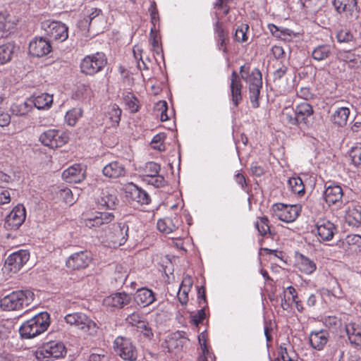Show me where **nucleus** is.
Listing matches in <instances>:
<instances>
[{
    "label": "nucleus",
    "mask_w": 361,
    "mask_h": 361,
    "mask_svg": "<svg viewBox=\"0 0 361 361\" xmlns=\"http://www.w3.org/2000/svg\"><path fill=\"white\" fill-rule=\"evenodd\" d=\"M49 314L42 312L22 324L19 329L23 338H33L44 333L49 326Z\"/></svg>",
    "instance_id": "1"
},
{
    "label": "nucleus",
    "mask_w": 361,
    "mask_h": 361,
    "mask_svg": "<svg viewBox=\"0 0 361 361\" xmlns=\"http://www.w3.org/2000/svg\"><path fill=\"white\" fill-rule=\"evenodd\" d=\"M34 300V293L29 290L13 291L0 300L1 307L6 311L18 310L27 307Z\"/></svg>",
    "instance_id": "2"
},
{
    "label": "nucleus",
    "mask_w": 361,
    "mask_h": 361,
    "mask_svg": "<svg viewBox=\"0 0 361 361\" xmlns=\"http://www.w3.org/2000/svg\"><path fill=\"white\" fill-rule=\"evenodd\" d=\"M66 348L61 341H50L38 347L35 357L39 361H51L63 357Z\"/></svg>",
    "instance_id": "3"
},
{
    "label": "nucleus",
    "mask_w": 361,
    "mask_h": 361,
    "mask_svg": "<svg viewBox=\"0 0 361 361\" xmlns=\"http://www.w3.org/2000/svg\"><path fill=\"white\" fill-rule=\"evenodd\" d=\"M65 322L91 336L97 334L98 326L95 322L82 312L68 314L64 317Z\"/></svg>",
    "instance_id": "4"
},
{
    "label": "nucleus",
    "mask_w": 361,
    "mask_h": 361,
    "mask_svg": "<svg viewBox=\"0 0 361 361\" xmlns=\"http://www.w3.org/2000/svg\"><path fill=\"white\" fill-rule=\"evenodd\" d=\"M106 63L107 59L102 52L87 55L81 61V72L86 75H93L101 71Z\"/></svg>",
    "instance_id": "5"
},
{
    "label": "nucleus",
    "mask_w": 361,
    "mask_h": 361,
    "mask_svg": "<svg viewBox=\"0 0 361 361\" xmlns=\"http://www.w3.org/2000/svg\"><path fill=\"white\" fill-rule=\"evenodd\" d=\"M69 140L68 133L59 129H49L43 132L39 137L42 145L51 148L62 147Z\"/></svg>",
    "instance_id": "6"
},
{
    "label": "nucleus",
    "mask_w": 361,
    "mask_h": 361,
    "mask_svg": "<svg viewBox=\"0 0 361 361\" xmlns=\"http://www.w3.org/2000/svg\"><path fill=\"white\" fill-rule=\"evenodd\" d=\"M249 85L250 99L253 108L259 107V97L262 87V73L255 68L244 79Z\"/></svg>",
    "instance_id": "7"
},
{
    "label": "nucleus",
    "mask_w": 361,
    "mask_h": 361,
    "mask_svg": "<svg viewBox=\"0 0 361 361\" xmlns=\"http://www.w3.org/2000/svg\"><path fill=\"white\" fill-rule=\"evenodd\" d=\"M114 348L116 354L124 360L135 361L137 359V349L129 338L118 336L114 340Z\"/></svg>",
    "instance_id": "8"
},
{
    "label": "nucleus",
    "mask_w": 361,
    "mask_h": 361,
    "mask_svg": "<svg viewBox=\"0 0 361 361\" xmlns=\"http://www.w3.org/2000/svg\"><path fill=\"white\" fill-rule=\"evenodd\" d=\"M42 28L55 40L63 42L68 38V27L61 22L44 20L42 22Z\"/></svg>",
    "instance_id": "9"
},
{
    "label": "nucleus",
    "mask_w": 361,
    "mask_h": 361,
    "mask_svg": "<svg viewBox=\"0 0 361 361\" xmlns=\"http://www.w3.org/2000/svg\"><path fill=\"white\" fill-rule=\"evenodd\" d=\"M300 211V207L297 204L278 203L273 206L274 216L286 223L293 222L298 218Z\"/></svg>",
    "instance_id": "10"
},
{
    "label": "nucleus",
    "mask_w": 361,
    "mask_h": 361,
    "mask_svg": "<svg viewBox=\"0 0 361 361\" xmlns=\"http://www.w3.org/2000/svg\"><path fill=\"white\" fill-rule=\"evenodd\" d=\"M128 237V226L125 223L113 225L111 231L107 235L109 246L114 248L123 245Z\"/></svg>",
    "instance_id": "11"
},
{
    "label": "nucleus",
    "mask_w": 361,
    "mask_h": 361,
    "mask_svg": "<svg viewBox=\"0 0 361 361\" xmlns=\"http://www.w3.org/2000/svg\"><path fill=\"white\" fill-rule=\"evenodd\" d=\"M25 217V208L22 204H18L6 216L5 226L11 230H16L24 222Z\"/></svg>",
    "instance_id": "12"
},
{
    "label": "nucleus",
    "mask_w": 361,
    "mask_h": 361,
    "mask_svg": "<svg viewBox=\"0 0 361 361\" xmlns=\"http://www.w3.org/2000/svg\"><path fill=\"white\" fill-rule=\"evenodd\" d=\"M126 197L133 202L140 204H148L150 202V197L146 191L138 188L133 183H129L125 188Z\"/></svg>",
    "instance_id": "13"
},
{
    "label": "nucleus",
    "mask_w": 361,
    "mask_h": 361,
    "mask_svg": "<svg viewBox=\"0 0 361 361\" xmlns=\"http://www.w3.org/2000/svg\"><path fill=\"white\" fill-rule=\"evenodd\" d=\"M51 51V46L49 40L43 37H35L29 44V53L36 57H42Z\"/></svg>",
    "instance_id": "14"
},
{
    "label": "nucleus",
    "mask_w": 361,
    "mask_h": 361,
    "mask_svg": "<svg viewBox=\"0 0 361 361\" xmlns=\"http://www.w3.org/2000/svg\"><path fill=\"white\" fill-rule=\"evenodd\" d=\"M316 228L320 241L331 240L337 232L336 226L326 219H319L316 224Z\"/></svg>",
    "instance_id": "15"
},
{
    "label": "nucleus",
    "mask_w": 361,
    "mask_h": 361,
    "mask_svg": "<svg viewBox=\"0 0 361 361\" xmlns=\"http://www.w3.org/2000/svg\"><path fill=\"white\" fill-rule=\"evenodd\" d=\"M62 178L67 183H80L85 178V170L80 164H74L63 171Z\"/></svg>",
    "instance_id": "16"
},
{
    "label": "nucleus",
    "mask_w": 361,
    "mask_h": 361,
    "mask_svg": "<svg viewBox=\"0 0 361 361\" xmlns=\"http://www.w3.org/2000/svg\"><path fill=\"white\" fill-rule=\"evenodd\" d=\"M91 261V258L87 252L80 251L71 255L66 261V266L72 269H80L86 268Z\"/></svg>",
    "instance_id": "17"
},
{
    "label": "nucleus",
    "mask_w": 361,
    "mask_h": 361,
    "mask_svg": "<svg viewBox=\"0 0 361 361\" xmlns=\"http://www.w3.org/2000/svg\"><path fill=\"white\" fill-rule=\"evenodd\" d=\"M298 126L306 127L309 123V118L313 114L312 106L307 102H302L298 104L294 109Z\"/></svg>",
    "instance_id": "18"
},
{
    "label": "nucleus",
    "mask_w": 361,
    "mask_h": 361,
    "mask_svg": "<svg viewBox=\"0 0 361 361\" xmlns=\"http://www.w3.org/2000/svg\"><path fill=\"white\" fill-rule=\"evenodd\" d=\"M242 88L240 78L235 71H233L231 75L230 89L231 101L235 106H238L243 99Z\"/></svg>",
    "instance_id": "19"
},
{
    "label": "nucleus",
    "mask_w": 361,
    "mask_h": 361,
    "mask_svg": "<svg viewBox=\"0 0 361 361\" xmlns=\"http://www.w3.org/2000/svg\"><path fill=\"white\" fill-rule=\"evenodd\" d=\"M130 300L131 298L128 294L124 292H119L106 297L103 300V304L106 307L122 308L129 304Z\"/></svg>",
    "instance_id": "20"
},
{
    "label": "nucleus",
    "mask_w": 361,
    "mask_h": 361,
    "mask_svg": "<svg viewBox=\"0 0 361 361\" xmlns=\"http://www.w3.org/2000/svg\"><path fill=\"white\" fill-rule=\"evenodd\" d=\"M114 215L111 212H96L93 216L85 219V224L90 228L99 227L111 222Z\"/></svg>",
    "instance_id": "21"
},
{
    "label": "nucleus",
    "mask_w": 361,
    "mask_h": 361,
    "mask_svg": "<svg viewBox=\"0 0 361 361\" xmlns=\"http://www.w3.org/2000/svg\"><path fill=\"white\" fill-rule=\"evenodd\" d=\"M181 223L182 221L178 216L173 218L166 217L158 221L157 228L161 233L169 234L178 231Z\"/></svg>",
    "instance_id": "22"
},
{
    "label": "nucleus",
    "mask_w": 361,
    "mask_h": 361,
    "mask_svg": "<svg viewBox=\"0 0 361 361\" xmlns=\"http://www.w3.org/2000/svg\"><path fill=\"white\" fill-rule=\"evenodd\" d=\"M30 254L27 250H21L8 256L6 263L11 270L18 271L29 260Z\"/></svg>",
    "instance_id": "23"
},
{
    "label": "nucleus",
    "mask_w": 361,
    "mask_h": 361,
    "mask_svg": "<svg viewBox=\"0 0 361 361\" xmlns=\"http://www.w3.org/2000/svg\"><path fill=\"white\" fill-rule=\"evenodd\" d=\"M126 322L129 325L136 327L137 330L141 332H144L146 336L152 335L151 329L148 326L147 322L140 313L133 312L126 318Z\"/></svg>",
    "instance_id": "24"
},
{
    "label": "nucleus",
    "mask_w": 361,
    "mask_h": 361,
    "mask_svg": "<svg viewBox=\"0 0 361 361\" xmlns=\"http://www.w3.org/2000/svg\"><path fill=\"white\" fill-rule=\"evenodd\" d=\"M124 165L117 161H113L103 167L102 174L111 179H116L124 176L126 174Z\"/></svg>",
    "instance_id": "25"
},
{
    "label": "nucleus",
    "mask_w": 361,
    "mask_h": 361,
    "mask_svg": "<svg viewBox=\"0 0 361 361\" xmlns=\"http://www.w3.org/2000/svg\"><path fill=\"white\" fill-rule=\"evenodd\" d=\"M32 106L39 110H48L53 104V95L48 93L34 94L29 97Z\"/></svg>",
    "instance_id": "26"
},
{
    "label": "nucleus",
    "mask_w": 361,
    "mask_h": 361,
    "mask_svg": "<svg viewBox=\"0 0 361 361\" xmlns=\"http://www.w3.org/2000/svg\"><path fill=\"white\" fill-rule=\"evenodd\" d=\"M343 190L338 185H330L324 190V196L325 201L329 205L341 204Z\"/></svg>",
    "instance_id": "27"
},
{
    "label": "nucleus",
    "mask_w": 361,
    "mask_h": 361,
    "mask_svg": "<svg viewBox=\"0 0 361 361\" xmlns=\"http://www.w3.org/2000/svg\"><path fill=\"white\" fill-rule=\"evenodd\" d=\"M134 298L137 304L142 307L149 306L156 300L154 293L151 289L147 288L138 289L135 294Z\"/></svg>",
    "instance_id": "28"
},
{
    "label": "nucleus",
    "mask_w": 361,
    "mask_h": 361,
    "mask_svg": "<svg viewBox=\"0 0 361 361\" xmlns=\"http://www.w3.org/2000/svg\"><path fill=\"white\" fill-rule=\"evenodd\" d=\"M309 339L310 345L314 349L322 350L328 342L329 333L324 330L312 331Z\"/></svg>",
    "instance_id": "29"
},
{
    "label": "nucleus",
    "mask_w": 361,
    "mask_h": 361,
    "mask_svg": "<svg viewBox=\"0 0 361 361\" xmlns=\"http://www.w3.org/2000/svg\"><path fill=\"white\" fill-rule=\"evenodd\" d=\"M338 245L346 252H357L361 247V235L357 234L348 235Z\"/></svg>",
    "instance_id": "30"
},
{
    "label": "nucleus",
    "mask_w": 361,
    "mask_h": 361,
    "mask_svg": "<svg viewBox=\"0 0 361 361\" xmlns=\"http://www.w3.org/2000/svg\"><path fill=\"white\" fill-rule=\"evenodd\" d=\"M13 17L6 11L0 12V35L7 36L15 28Z\"/></svg>",
    "instance_id": "31"
},
{
    "label": "nucleus",
    "mask_w": 361,
    "mask_h": 361,
    "mask_svg": "<svg viewBox=\"0 0 361 361\" xmlns=\"http://www.w3.org/2000/svg\"><path fill=\"white\" fill-rule=\"evenodd\" d=\"M356 0H333V5L338 13H345L347 16H352L357 9Z\"/></svg>",
    "instance_id": "32"
},
{
    "label": "nucleus",
    "mask_w": 361,
    "mask_h": 361,
    "mask_svg": "<svg viewBox=\"0 0 361 361\" xmlns=\"http://www.w3.org/2000/svg\"><path fill=\"white\" fill-rule=\"evenodd\" d=\"M348 340L352 345L361 346V325L351 322L345 326Z\"/></svg>",
    "instance_id": "33"
},
{
    "label": "nucleus",
    "mask_w": 361,
    "mask_h": 361,
    "mask_svg": "<svg viewBox=\"0 0 361 361\" xmlns=\"http://www.w3.org/2000/svg\"><path fill=\"white\" fill-rule=\"evenodd\" d=\"M345 220L349 226H359L361 224L360 209L354 205L349 206L345 211Z\"/></svg>",
    "instance_id": "34"
},
{
    "label": "nucleus",
    "mask_w": 361,
    "mask_h": 361,
    "mask_svg": "<svg viewBox=\"0 0 361 361\" xmlns=\"http://www.w3.org/2000/svg\"><path fill=\"white\" fill-rule=\"evenodd\" d=\"M350 109L347 107L338 108L331 115V121L337 126L343 127L347 124Z\"/></svg>",
    "instance_id": "35"
},
{
    "label": "nucleus",
    "mask_w": 361,
    "mask_h": 361,
    "mask_svg": "<svg viewBox=\"0 0 361 361\" xmlns=\"http://www.w3.org/2000/svg\"><path fill=\"white\" fill-rule=\"evenodd\" d=\"M268 28L274 37L283 40L289 41L293 37L295 36L293 30L286 27H278L274 24H269Z\"/></svg>",
    "instance_id": "36"
},
{
    "label": "nucleus",
    "mask_w": 361,
    "mask_h": 361,
    "mask_svg": "<svg viewBox=\"0 0 361 361\" xmlns=\"http://www.w3.org/2000/svg\"><path fill=\"white\" fill-rule=\"evenodd\" d=\"M297 266L300 271L306 274H312L317 269L315 262L302 255L298 258Z\"/></svg>",
    "instance_id": "37"
},
{
    "label": "nucleus",
    "mask_w": 361,
    "mask_h": 361,
    "mask_svg": "<svg viewBox=\"0 0 361 361\" xmlns=\"http://www.w3.org/2000/svg\"><path fill=\"white\" fill-rule=\"evenodd\" d=\"M13 115L16 116H23L28 114L32 110V106L30 99L20 104H13L10 109Z\"/></svg>",
    "instance_id": "38"
},
{
    "label": "nucleus",
    "mask_w": 361,
    "mask_h": 361,
    "mask_svg": "<svg viewBox=\"0 0 361 361\" xmlns=\"http://www.w3.org/2000/svg\"><path fill=\"white\" fill-rule=\"evenodd\" d=\"M198 341L202 350V355L199 357V361H215L214 355L209 351L207 345L206 334L204 332H202L198 336Z\"/></svg>",
    "instance_id": "39"
},
{
    "label": "nucleus",
    "mask_w": 361,
    "mask_h": 361,
    "mask_svg": "<svg viewBox=\"0 0 361 361\" xmlns=\"http://www.w3.org/2000/svg\"><path fill=\"white\" fill-rule=\"evenodd\" d=\"M118 202L117 197L109 190H102L98 203L104 207L113 209Z\"/></svg>",
    "instance_id": "40"
},
{
    "label": "nucleus",
    "mask_w": 361,
    "mask_h": 361,
    "mask_svg": "<svg viewBox=\"0 0 361 361\" xmlns=\"http://www.w3.org/2000/svg\"><path fill=\"white\" fill-rule=\"evenodd\" d=\"M279 355L283 361H298V355L289 343H283L279 346Z\"/></svg>",
    "instance_id": "41"
},
{
    "label": "nucleus",
    "mask_w": 361,
    "mask_h": 361,
    "mask_svg": "<svg viewBox=\"0 0 361 361\" xmlns=\"http://www.w3.org/2000/svg\"><path fill=\"white\" fill-rule=\"evenodd\" d=\"M331 54V47L329 44H321L316 47L312 52V58L318 61L326 59Z\"/></svg>",
    "instance_id": "42"
},
{
    "label": "nucleus",
    "mask_w": 361,
    "mask_h": 361,
    "mask_svg": "<svg viewBox=\"0 0 361 361\" xmlns=\"http://www.w3.org/2000/svg\"><path fill=\"white\" fill-rule=\"evenodd\" d=\"M215 33L216 34L219 49L223 51L224 53L227 52L226 41L227 39L228 32L224 30L222 25L218 21L215 26Z\"/></svg>",
    "instance_id": "43"
},
{
    "label": "nucleus",
    "mask_w": 361,
    "mask_h": 361,
    "mask_svg": "<svg viewBox=\"0 0 361 361\" xmlns=\"http://www.w3.org/2000/svg\"><path fill=\"white\" fill-rule=\"evenodd\" d=\"M15 46L13 43H6L0 46V64L4 65L11 60Z\"/></svg>",
    "instance_id": "44"
},
{
    "label": "nucleus",
    "mask_w": 361,
    "mask_h": 361,
    "mask_svg": "<svg viewBox=\"0 0 361 361\" xmlns=\"http://www.w3.org/2000/svg\"><path fill=\"white\" fill-rule=\"evenodd\" d=\"M288 184L293 193L302 195L305 193V186L300 177H291L288 180Z\"/></svg>",
    "instance_id": "45"
},
{
    "label": "nucleus",
    "mask_w": 361,
    "mask_h": 361,
    "mask_svg": "<svg viewBox=\"0 0 361 361\" xmlns=\"http://www.w3.org/2000/svg\"><path fill=\"white\" fill-rule=\"evenodd\" d=\"M121 110L116 104H113L110 106L107 112V117L109 118L111 126L116 127L118 125L121 120Z\"/></svg>",
    "instance_id": "46"
},
{
    "label": "nucleus",
    "mask_w": 361,
    "mask_h": 361,
    "mask_svg": "<svg viewBox=\"0 0 361 361\" xmlns=\"http://www.w3.org/2000/svg\"><path fill=\"white\" fill-rule=\"evenodd\" d=\"M82 112L80 108H73L68 111L65 116L66 123L70 126H74L82 116Z\"/></svg>",
    "instance_id": "47"
},
{
    "label": "nucleus",
    "mask_w": 361,
    "mask_h": 361,
    "mask_svg": "<svg viewBox=\"0 0 361 361\" xmlns=\"http://www.w3.org/2000/svg\"><path fill=\"white\" fill-rule=\"evenodd\" d=\"M167 110L168 105L166 101L161 100L156 103L154 111H156L157 116L160 117L161 121H166L169 119V116L166 114Z\"/></svg>",
    "instance_id": "48"
},
{
    "label": "nucleus",
    "mask_w": 361,
    "mask_h": 361,
    "mask_svg": "<svg viewBox=\"0 0 361 361\" xmlns=\"http://www.w3.org/2000/svg\"><path fill=\"white\" fill-rule=\"evenodd\" d=\"M160 171V166L154 162L150 161L145 164L144 168V176H145V179H149V178L157 175Z\"/></svg>",
    "instance_id": "49"
},
{
    "label": "nucleus",
    "mask_w": 361,
    "mask_h": 361,
    "mask_svg": "<svg viewBox=\"0 0 361 361\" xmlns=\"http://www.w3.org/2000/svg\"><path fill=\"white\" fill-rule=\"evenodd\" d=\"M255 226L261 235H265L270 231L269 226V220L266 216H262L258 218Z\"/></svg>",
    "instance_id": "50"
},
{
    "label": "nucleus",
    "mask_w": 361,
    "mask_h": 361,
    "mask_svg": "<svg viewBox=\"0 0 361 361\" xmlns=\"http://www.w3.org/2000/svg\"><path fill=\"white\" fill-rule=\"evenodd\" d=\"M336 39L340 43H347L353 41V35L350 30L342 28L337 32Z\"/></svg>",
    "instance_id": "51"
},
{
    "label": "nucleus",
    "mask_w": 361,
    "mask_h": 361,
    "mask_svg": "<svg viewBox=\"0 0 361 361\" xmlns=\"http://www.w3.org/2000/svg\"><path fill=\"white\" fill-rule=\"evenodd\" d=\"M284 121L290 124L298 126L295 110L286 107L283 111Z\"/></svg>",
    "instance_id": "52"
},
{
    "label": "nucleus",
    "mask_w": 361,
    "mask_h": 361,
    "mask_svg": "<svg viewBox=\"0 0 361 361\" xmlns=\"http://www.w3.org/2000/svg\"><path fill=\"white\" fill-rule=\"evenodd\" d=\"M165 138L166 136L164 133H159L154 135L151 142L152 147L160 152L164 151L165 149L164 145Z\"/></svg>",
    "instance_id": "53"
},
{
    "label": "nucleus",
    "mask_w": 361,
    "mask_h": 361,
    "mask_svg": "<svg viewBox=\"0 0 361 361\" xmlns=\"http://www.w3.org/2000/svg\"><path fill=\"white\" fill-rule=\"evenodd\" d=\"M249 26L247 24H243L235 30V39L238 42H244L247 40V31Z\"/></svg>",
    "instance_id": "54"
},
{
    "label": "nucleus",
    "mask_w": 361,
    "mask_h": 361,
    "mask_svg": "<svg viewBox=\"0 0 361 361\" xmlns=\"http://www.w3.org/2000/svg\"><path fill=\"white\" fill-rule=\"evenodd\" d=\"M59 196L67 204L72 205L75 202L73 192L69 188L61 189L59 191Z\"/></svg>",
    "instance_id": "55"
},
{
    "label": "nucleus",
    "mask_w": 361,
    "mask_h": 361,
    "mask_svg": "<svg viewBox=\"0 0 361 361\" xmlns=\"http://www.w3.org/2000/svg\"><path fill=\"white\" fill-rule=\"evenodd\" d=\"M149 184L154 185L156 188H161L165 186L167 184V181L165 178L159 175H155L149 179H145Z\"/></svg>",
    "instance_id": "56"
},
{
    "label": "nucleus",
    "mask_w": 361,
    "mask_h": 361,
    "mask_svg": "<svg viewBox=\"0 0 361 361\" xmlns=\"http://www.w3.org/2000/svg\"><path fill=\"white\" fill-rule=\"evenodd\" d=\"M125 102L132 112L138 111V100L132 94L128 93L126 95Z\"/></svg>",
    "instance_id": "57"
},
{
    "label": "nucleus",
    "mask_w": 361,
    "mask_h": 361,
    "mask_svg": "<svg viewBox=\"0 0 361 361\" xmlns=\"http://www.w3.org/2000/svg\"><path fill=\"white\" fill-rule=\"evenodd\" d=\"M350 157L355 166H361V147L352 148L350 152Z\"/></svg>",
    "instance_id": "58"
},
{
    "label": "nucleus",
    "mask_w": 361,
    "mask_h": 361,
    "mask_svg": "<svg viewBox=\"0 0 361 361\" xmlns=\"http://www.w3.org/2000/svg\"><path fill=\"white\" fill-rule=\"evenodd\" d=\"M156 27L153 26L151 28V32H150V37L149 40L151 42L152 47L154 51H156L157 54L160 51V46H159V38L157 36V33L155 32Z\"/></svg>",
    "instance_id": "59"
},
{
    "label": "nucleus",
    "mask_w": 361,
    "mask_h": 361,
    "mask_svg": "<svg viewBox=\"0 0 361 361\" xmlns=\"http://www.w3.org/2000/svg\"><path fill=\"white\" fill-rule=\"evenodd\" d=\"M149 11L150 13L151 23L153 24V26L156 27V24L159 22V14L155 1L151 2Z\"/></svg>",
    "instance_id": "60"
},
{
    "label": "nucleus",
    "mask_w": 361,
    "mask_h": 361,
    "mask_svg": "<svg viewBox=\"0 0 361 361\" xmlns=\"http://www.w3.org/2000/svg\"><path fill=\"white\" fill-rule=\"evenodd\" d=\"M181 337V334L180 332H177L174 334L168 341V348L169 350H171L172 348H178L179 345H183V340L180 339L179 341H176V343H175V340H177L178 338H180Z\"/></svg>",
    "instance_id": "61"
},
{
    "label": "nucleus",
    "mask_w": 361,
    "mask_h": 361,
    "mask_svg": "<svg viewBox=\"0 0 361 361\" xmlns=\"http://www.w3.org/2000/svg\"><path fill=\"white\" fill-rule=\"evenodd\" d=\"M190 290V289H188V288H183V287H179V290H178V292L177 293V297H178V299L179 300V302L182 304V305H185L187 302H188V293Z\"/></svg>",
    "instance_id": "62"
},
{
    "label": "nucleus",
    "mask_w": 361,
    "mask_h": 361,
    "mask_svg": "<svg viewBox=\"0 0 361 361\" xmlns=\"http://www.w3.org/2000/svg\"><path fill=\"white\" fill-rule=\"evenodd\" d=\"M205 312L203 309H200L197 312V313L191 315V320L193 322V324L197 326L200 323H201L205 318Z\"/></svg>",
    "instance_id": "63"
},
{
    "label": "nucleus",
    "mask_w": 361,
    "mask_h": 361,
    "mask_svg": "<svg viewBox=\"0 0 361 361\" xmlns=\"http://www.w3.org/2000/svg\"><path fill=\"white\" fill-rule=\"evenodd\" d=\"M90 91L89 88L85 85L80 86L74 94V97L78 99H84L87 93Z\"/></svg>",
    "instance_id": "64"
}]
</instances>
